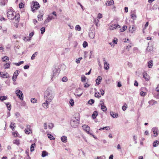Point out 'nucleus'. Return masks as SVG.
Segmentation results:
<instances>
[{
  "label": "nucleus",
  "instance_id": "obj_42",
  "mask_svg": "<svg viewBox=\"0 0 159 159\" xmlns=\"http://www.w3.org/2000/svg\"><path fill=\"white\" fill-rule=\"evenodd\" d=\"M108 127H109L108 126L104 127L102 128H101L100 129H99V130H102L104 129H105L106 130H108V129H108Z\"/></svg>",
  "mask_w": 159,
  "mask_h": 159
},
{
  "label": "nucleus",
  "instance_id": "obj_62",
  "mask_svg": "<svg viewBox=\"0 0 159 159\" xmlns=\"http://www.w3.org/2000/svg\"><path fill=\"white\" fill-rule=\"evenodd\" d=\"M17 77L13 76L12 77V79L13 81L15 82L16 80Z\"/></svg>",
  "mask_w": 159,
  "mask_h": 159
},
{
  "label": "nucleus",
  "instance_id": "obj_6",
  "mask_svg": "<svg viewBox=\"0 0 159 159\" xmlns=\"http://www.w3.org/2000/svg\"><path fill=\"white\" fill-rule=\"evenodd\" d=\"M16 96L21 100H23V94L22 92L20 90H17L16 91Z\"/></svg>",
  "mask_w": 159,
  "mask_h": 159
},
{
  "label": "nucleus",
  "instance_id": "obj_15",
  "mask_svg": "<svg viewBox=\"0 0 159 159\" xmlns=\"http://www.w3.org/2000/svg\"><path fill=\"white\" fill-rule=\"evenodd\" d=\"M89 36L91 39H93L94 38L95 34L94 32H92L91 30H90L89 32Z\"/></svg>",
  "mask_w": 159,
  "mask_h": 159
},
{
  "label": "nucleus",
  "instance_id": "obj_17",
  "mask_svg": "<svg viewBox=\"0 0 159 159\" xmlns=\"http://www.w3.org/2000/svg\"><path fill=\"white\" fill-rule=\"evenodd\" d=\"M102 80V77L100 76H98L96 80V84L98 85L99 84H100V82H101Z\"/></svg>",
  "mask_w": 159,
  "mask_h": 159
},
{
  "label": "nucleus",
  "instance_id": "obj_1",
  "mask_svg": "<svg viewBox=\"0 0 159 159\" xmlns=\"http://www.w3.org/2000/svg\"><path fill=\"white\" fill-rule=\"evenodd\" d=\"M7 16L9 19L12 20L15 19V20L17 21H18L20 18L19 15L16 14V13L11 8L7 10Z\"/></svg>",
  "mask_w": 159,
  "mask_h": 159
},
{
  "label": "nucleus",
  "instance_id": "obj_54",
  "mask_svg": "<svg viewBox=\"0 0 159 159\" xmlns=\"http://www.w3.org/2000/svg\"><path fill=\"white\" fill-rule=\"evenodd\" d=\"M31 102L32 103H35L37 102V100L35 99L34 98H32L31 99Z\"/></svg>",
  "mask_w": 159,
  "mask_h": 159
},
{
  "label": "nucleus",
  "instance_id": "obj_37",
  "mask_svg": "<svg viewBox=\"0 0 159 159\" xmlns=\"http://www.w3.org/2000/svg\"><path fill=\"white\" fill-rule=\"evenodd\" d=\"M4 68L5 69H8L10 67V64L9 63H7L6 64H5L4 65Z\"/></svg>",
  "mask_w": 159,
  "mask_h": 159
},
{
  "label": "nucleus",
  "instance_id": "obj_48",
  "mask_svg": "<svg viewBox=\"0 0 159 159\" xmlns=\"http://www.w3.org/2000/svg\"><path fill=\"white\" fill-rule=\"evenodd\" d=\"M126 28H127V26H125V25H124L123 28H122V29H120V31L121 32H123L124 31H125V30H126Z\"/></svg>",
  "mask_w": 159,
  "mask_h": 159
},
{
  "label": "nucleus",
  "instance_id": "obj_28",
  "mask_svg": "<svg viewBox=\"0 0 159 159\" xmlns=\"http://www.w3.org/2000/svg\"><path fill=\"white\" fill-rule=\"evenodd\" d=\"M35 143H32L30 146V151L32 152L34 151V148L35 146Z\"/></svg>",
  "mask_w": 159,
  "mask_h": 159
},
{
  "label": "nucleus",
  "instance_id": "obj_64",
  "mask_svg": "<svg viewBox=\"0 0 159 159\" xmlns=\"http://www.w3.org/2000/svg\"><path fill=\"white\" fill-rule=\"evenodd\" d=\"M34 33L33 32H32L29 34V38H31L34 35Z\"/></svg>",
  "mask_w": 159,
  "mask_h": 159
},
{
  "label": "nucleus",
  "instance_id": "obj_29",
  "mask_svg": "<svg viewBox=\"0 0 159 159\" xmlns=\"http://www.w3.org/2000/svg\"><path fill=\"white\" fill-rule=\"evenodd\" d=\"M99 22V20L96 18L94 19V22L96 26H98L99 25H98V23Z\"/></svg>",
  "mask_w": 159,
  "mask_h": 159
},
{
  "label": "nucleus",
  "instance_id": "obj_51",
  "mask_svg": "<svg viewBox=\"0 0 159 159\" xmlns=\"http://www.w3.org/2000/svg\"><path fill=\"white\" fill-rule=\"evenodd\" d=\"M83 47L85 48L88 46V43L86 41H84L83 44Z\"/></svg>",
  "mask_w": 159,
  "mask_h": 159
},
{
  "label": "nucleus",
  "instance_id": "obj_58",
  "mask_svg": "<svg viewBox=\"0 0 159 159\" xmlns=\"http://www.w3.org/2000/svg\"><path fill=\"white\" fill-rule=\"evenodd\" d=\"M19 141L18 140H16L14 142V143L15 144H16L17 145H18L19 144Z\"/></svg>",
  "mask_w": 159,
  "mask_h": 159
},
{
  "label": "nucleus",
  "instance_id": "obj_46",
  "mask_svg": "<svg viewBox=\"0 0 159 159\" xmlns=\"http://www.w3.org/2000/svg\"><path fill=\"white\" fill-rule=\"evenodd\" d=\"M131 16L133 20H135L136 18V16L134 14H131Z\"/></svg>",
  "mask_w": 159,
  "mask_h": 159
},
{
  "label": "nucleus",
  "instance_id": "obj_2",
  "mask_svg": "<svg viewBox=\"0 0 159 159\" xmlns=\"http://www.w3.org/2000/svg\"><path fill=\"white\" fill-rule=\"evenodd\" d=\"M44 98L45 100L51 102L54 97V94L52 91L49 88H48L45 91L44 93Z\"/></svg>",
  "mask_w": 159,
  "mask_h": 159
},
{
  "label": "nucleus",
  "instance_id": "obj_61",
  "mask_svg": "<svg viewBox=\"0 0 159 159\" xmlns=\"http://www.w3.org/2000/svg\"><path fill=\"white\" fill-rule=\"evenodd\" d=\"M102 17V14H100V13H99L98 14V18L99 19H100Z\"/></svg>",
  "mask_w": 159,
  "mask_h": 159
},
{
  "label": "nucleus",
  "instance_id": "obj_20",
  "mask_svg": "<svg viewBox=\"0 0 159 159\" xmlns=\"http://www.w3.org/2000/svg\"><path fill=\"white\" fill-rule=\"evenodd\" d=\"M98 114V113L97 111H94L92 116V118L93 119H95Z\"/></svg>",
  "mask_w": 159,
  "mask_h": 159
},
{
  "label": "nucleus",
  "instance_id": "obj_10",
  "mask_svg": "<svg viewBox=\"0 0 159 159\" xmlns=\"http://www.w3.org/2000/svg\"><path fill=\"white\" fill-rule=\"evenodd\" d=\"M103 61L104 62V68L106 70H107L109 68V64L106 61L105 58L103 59Z\"/></svg>",
  "mask_w": 159,
  "mask_h": 159
},
{
  "label": "nucleus",
  "instance_id": "obj_52",
  "mask_svg": "<svg viewBox=\"0 0 159 159\" xmlns=\"http://www.w3.org/2000/svg\"><path fill=\"white\" fill-rule=\"evenodd\" d=\"M54 126V125L53 123H50L48 125V127L49 129H52Z\"/></svg>",
  "mask_w": 159,
  "mask_h": 159
},
{
  "label": "nucleus",
  "instance_id": "obj_45",
  "mask_svg": "<svg viewBox=\"0 0 159 159\" xmlns=\"http://www.w3.org/2000/svg\"><path fill=\"white\" fill-rule=\"evenodd\" d=\"M95 96L97 98H99L101 97L100 95V94L99 93V92L95 93Z\"/></svg>",
  "mask_w": 159,
  "mask_h": 159
},
{
  "label": "nucleus",
  "instance_id": "obj_57",
  "mask_svg": "<svg viewBox=\"0 0 159 159\" xmlns=\"http://www.w3.org/2000/svg\"><path fill=\"white\" fill-rule=\"evenodd\" d=\"M140 95L141 96H144L146 94V92H144L143 91H141L140 92Z\"/></svg>",
  "mask_w": 159,
  "mask_h": 159
},
{
  "label": "nucleus",
  "instance_id": "obj_21",
  "mask_svg": "<svg viewBox=\"0 0 159 159\" xmlns=\"http://www.w3.org/2000/svg\"><path fill=\"white\" fill-rule=\"evenodd\" d=\"M48 153L45 151H43L42 153V156L43 157H44L48 155Z\"/></svg>",
  "mask_w": 159,
  "mask_h": 159
},
{
  "label": "nucleus",
  "instance_id": "obj_60",
  "mask_svg": "<svg viewBox=\"0 0 159 159\" xmlns=\"http://www.w3.org/2000/svg\"><path fill=\"white\" fill-rule=\"evenodd\" d=\"M29 68V66L28 65H26L24 66V69H27Z\"/></svg>",
  "mask_w": 159,
  "mask_h": 159
},
{
  "label": "nucleus",
  "instance_id": "obj_26",
  "mask_svg": "<svg viewBox=\"0 0 159 159\" xmlns=\"http://www.w3.org/2000/svg\"><path fill=\"white\" fill-rule=\"evenodd\" d=\"M48 137L51 140H54L55 139V138L53 136L50 134H48Z\"/></svg>",
  "mask_w": 159,
  "mask_h": 159
},
{
  "label": "nucleus",
  "instance_id": "obj_36",
  "mask_svg": "<svg viewBox=\"0 0 159 159\" xmlns=\"http://www.w3.org/2000/svg\"><path fill=\"white\" fill-rule=\"evenodd\" d=\"M101 106V109L102 110V111H103L104 112L106 111L107 110V108L105 106L102 105V106Z\"/></svg>",
  "mask_w": 159,
  "mask_h": 159
},
{
  "label": "nucleus",
  "instance_id": "obj_12",
  "mask_svg": "<svg viewBox=\"0 0 159 159\" xmlns=\"http://www.w3.org/2000/svg\"><path fill=\"white\" fill-rule=\"evenodd\" d=\"M143 77L144 78L145 80L148 81L150 79L149 75L146 72H144L143 73Z\"/></svg>",
  "mask_w": 159,
  "mask_h": 159
},
{
  "label": "nucleus",
  "instance_id": "obj_35",
  "mask_svg": "<svg viewBox=\"0 0 159 159\" xmlns=\"http://www.w3.org/2000/svg\"><path fill=\"white\" fill-rule=\"evenodd\" d=\"M75 29L76 30L80 31L81 30V28L79 25H77L75 27Z\"/></svg>",
  "mask_w": 159,
  "mask_h": 159
},
{
  "label": "nucleus",
  "instance_id": "obj_38",
  "mask_svg": "<svg viewBox=\"0 0 159 159\" xmlns=\"http://www.w3.org/2000/svg\"><path fill=\"white\" fill-rule=\"evenodd\" d=\"M7 97L5 96H1L0 97V100L2 101H3L7 99Z\"/></svg>",
  "mask_w": 159,
  "mask_h": 159
},
{
  "label": "nucleus",
  "instance_id": "obj_59",
  "mask_svg": "<svg viewBox=\"0 0 159 159\" xmlns=\"http://www.w3.org/2000/svg\"><path fill=\"white\" fill-rule=\"evenodd\" d=\"M100 92L101 93V95L102 96H103L104 95V90L103 89H100Z\"/></svg>",
  "mask_w": 159,
  "mask_h": 159
},
{
  "label": "nucleus",
  "instance_id": "obj_27",
  "mask_svg": "<svg viewBox=\"0 0 159 159\" xmlns=\"http://www.w3.org/2000/svg\"><path fill=\"white\" fill-rule=\"evenodd\" d=\"M159 141L158 140H156L153 143V145L154 147H157L159 144Z\"/></svg>",
  "mask_w": 159,
  "mask_h": 159
},
{
  "label": "nucleus",
  "instance_id": "obj_8",
  "mask_svg": "<svg viewBox=\"0 0 159 159\" xmlns=\"http://www.w3.org/2000/svg\"><path fill=\"white\" fill-rule=\"evenodd\" d=\"M152 131L154 134V137H156L158 135L159 133V130L158 128L157 127H153L152 129Z\"/></svg>",
  "mask_w": 159,
  "mask_h": 159
},
{
  "label": "nucleus",
  "instance_id": "obj_33",
  "mask_svg": "<svg viewBox=\"0 0 159 159\" xmlns=\"http://www.w3.org/2000/svg\"><path fill=\"white\" fill-rule=\"evenodd\" d=\"M24 61H20L18 63H13V64L15 65L16 66H19L21 64H23L24 63Z\"/></svg>",
  "mask_w": 159,
  "mask_h": 159
},
{
  "label": "nucleus",
  "instance_id": "obj_32",
  "mask_svg": "<svg viewBox=\"0 0 159 159\" xmlns=\"http://www.w3.org/2000/svg\"><path fill=\"white\" fill-rule=\"evenodd\" d=\"M6 105L7 106V107L9 111H10L11 109V104H10L9 103H7L6 104Z\"/></svg>",
  "mask_w": 159,
  "mask_h": 159
},
{
  "label": "nucleus",
  "instance_id": "obj_11",
  "mask_svg": "<svg viewBox=\"0 0 159 159\" xmlns=\"http://www.w3.org/2000/svg\"><path fill=\"white\" fill-rule=\"evenodd\" d=\"M120 27V26L119 25H112L111 26H110V29L111 30H113L115 29L119 28Z\"/></svg>",
  "mask_w": 159,
  "mask_h": 159
},
{
  "label": "nucleus",
  "instance_id": "obj_31",
  "mask_svg": "<svg viewBox=\"0 0 159 159\" xmlns=\"http://www.w3.org/2000/svg\"><path fill=\"white\" fill-rule=\"evenodd\" d=\"M9 77V75H8L7 73H6L5 74H2V77L3 78H7Z\"/></svg>",
  "mask_w": 159,
  "mask_h": 159
},
{
  "label": "nucleus",
  "instance_id": "obj_23",
  "mask_svg": "<svg viewBox=\"0 0 159 159\" xmlns=\"http://www.w3.org/2000/svg\"><path fill=\"white\" fill-rule=\"evenodd\" d=\"M153 61L151 60L148 63V67L149 68H151L153 66Z\"/></svg>",
  "mask_w": 159,
  "mask_h": 159
},
{
  "label": "nucleus",
  "instance_id": "obj_41",
  "mask_svg": "<svg viewBox=\"0 0 159 159\" xmlns=\"http://www.w3.org/2000/svg\"><path fill=\"white\" fill-rule=\"evenodd\" d=\"M82 59V57H80L78 58V59H76L75 61L77 63H79L80 62V61Z\"/></svg>",
  "mask_w": 159,
  "mask_h": 159
},
{
  "label": "nucleus",
  "instance_id": "obj_25",
  "mask_svg": "<svg viewBox=\"0 0 159 159\" xmlns=\"http://www.w3.org/2000/svg\"><path fill=\"white\" fill-rule=\"evenodd\" d=\"M129 31L131 33H133L135 30V29L134 28V26H132V27H130L129 28Z\"/></svg>",
  "mask_w": 159,
  "mask_h": 159
},
{
  "label": "nucleus",
  "instance_id": "obj_22",
  "mask_svg": "<svg viewBox=\"0 0 159 159\" xmlns=\"http://www.w3.org/2000/svg\"><path fill=\"white\" fill-rule=\"evenodd\" d=\"M38 54V52H35L32 55L31 57V59L32 60H34L35 59V57H36Z\"/></svg>",
  "mask_w": 159,
  "mask_h": 159
},
{
  "label": "nucleus",
  "instance_id": "obj_30",
  "mask_svg": "<svg viewBox=\"0 0 159 159\" xmlns=\"http://www.w3.org/2000/svg\"><path fill=\"white\" fill-rule=\"evenodd\" d=\"M43 16V14H39L38 16V20L39 21H41L43 20L42 17Z\"/></svg>",
  "mask_w": 159,
  "mask_h": 159
},
{
  "label": "nucleus",
  "instance_id": "obj_3",
  "mask_svg": "<svg viewBox=\"0 0 159 159\" xmlns=\"http://www.w3.org/2000/svg\"><path fill=\"white\" fill-rule=\"evenodd\" d=\"M60 71V69L58 67H55L53 68L51 78V80L52 81L55 78L58 76Z\"/></svg>",
  "mask_w": 159,
  "mask_h": 159
},
{
  "label": "nucleus",
  "instance_id": "obj_53",
  "mask_svg": "<svg viewBox=\"0 0 159 159\" xmlns=\"http://www.w3.org/2000/svg\"><path fill=\"white\" fill-rule=\"evenodd\" d=\"M132 46V44L131 43H129V44L127 46L126 49H128V50H129V48L131 47Z\"/></svg>",
  "mask_w": 159,
  "mask_h": 159
},
{
  "label": "nucleus",
  "instance_id": "obj_56",
  "mask_svg": "<svg viewBox=\"0 0 159 159\" xmlns=\"http://www.w3.org/2000/svg\"><path fill=\"white\" fill-rule=\"evenodd\" d=\"M13 135L15 137H17L18 136V133L16 131L13 132Z\"/></svg>",
  "mask_w": 159,
  "mask_h": 159
},
{
  "label": "nucleus",
  "instance_id": "obj_50",
  "mask_svg": "<svg viewBox=\"0 0 159 159\" xmlns=\"http://www.w3.org/2000/svg\"><path fill=\"white\" fill-rule=\"evenodd\" d=\"M106 157L104 156H102L100 157H98L96 159H105Z\"/></svg>",
  "mask_w": 159,
  "mask_h": 159
},
{
  "label": "nucleus",
  "instance_id": "obj_18",
  "mask_svg": "<svg viewBox=\"0 0 159 159\" xmlns=\"http://www.w3.org/2000/svg\"><path fill=\"white\" fill-rule=\"evenodd\" d=\"M61 141L64 143H66L67 141V138L65 136H62L61 138Z\"/></svg>",
  "mask_w": 159,
  "mask_h": 159
},
{
  "label": "nucleus",
  "instance_id": "obj_49",
  "mask_svg": "<svg viewBox=\"0 0 159 159\" xmlns=\"http://www.w3.org/2000/svg\"><path fill=\"white\" fill-rule=\"evenodd\" d=\"M71 106H73L74 104V101L72 99H70L69 102Z\"/></svg>",
  "mask_w": 159,
  "mask_h": 159
},
{
  "label": "nucleus",
  "instance_id": "obj_34",
  "mask_svg": "<svg viewBox=\"0 0 159 159\" xmlns=\"http://www.w3.org/2000/svg\"><path fill=\"white\" fill-rule=\"evenodd\" d=\"M19 72H20V71L19 70H16L14 72L13 74V76H16V77H17V76L18 75L19 73Z\"/></svg>",
  "mask_w": 159,
  "mask_h": 159
},
{
  "label": "nucleus",
  "instance_id": "obj_40",
  "mask_svg": "<svg viewBox=\"0 0 159 159\" xmlns=\"http://www.w3.org/2000/svg\"><path fill=\"white\" fill-rule=\"evenodd\" d=\"M86 78L83 75H82L81 77V81L82 82L85 81Z\"/></svg>",
  "mask_w": 159,
  "mask_h": 159
},
{
  "label": "nucleus",
  "instance_id": "obj_13",
  "mask_svg": "<svg viewBox=\"0 0 159 159\" xmlns=\"http://www.w3.org/2000/svg\"><path fill=\"white\" fill-rule=\"evenodd\" d=\"M82 128L85 130L87 133H89V131L90 129V128L88 125H84L82 126Z\"/></svg>",
  "mask_w": 159,
  "mask_h": 159
},
{
  "label": "nucleus",
  "instance_id": "obj_9",
  "mask_svg": "<svg viewBox=\"0 0 159 159\" xmlns=\"http://www.w3.org/2000/svg\"><path fill=\"white\" fill-rule=\"evenodd\" d=\"M152 42H149L148 43V46L146 49V51L148 52H150L152 51L153 48V46L152 45Z\"/></svg>",
  "mask_w": 159,
  "mask_h": 159
},
{
  "label": "nucleus",
  "instance_id": "obj_43",
  "mask_svg": "<svg viewBox=\"0 0 159 159\" xmlns=\"http://www.w3.org/2000/svg\"><path fill=\"white\" fill-rule=\"evenodd\" d=\"M127 108V105L126 104H125V105L122 107V109L123 110L125 111L126 109Z\"/></svg>",
  "mask_w": 159,
  "mask_h": 159
},
{
  "label": "nucleus",
  "instance_id": "obj_14",
  "mask_svg": "<svg viewBox=\"0 0 159 159\" xmlns=\"http://www.w3.org/2000/svg\"><path fill=\"white\" fill-rule=\"evenodd\" d=\"M45 102L43 103L42 104L43 107L46 109L48 107V104L51 102L50 101H48V100H45Z\"/></svg>",
  "mask_w": 159,
  "mask_h": 159
},
{
  "label": "nucleus",
  "instance_id": "obj_55",
  "mask_svg": "<svg viewBox=\"0 0 159 159\" xmlns=\"http://www.w3.org/2000/svg\"><path fill=\"white\" fill-rule=\"evenodd\" d=\"M30 129H25V133L27 134H29L30 133Z\"/></svg>",
  "mask_w": 159,
  "mask_h": 159
},
{
  "label": "nucleus",
  "instance_id": "obj_24",
  "mask_svg": "<svg viewBox=\"0 0 159 159\" xmlns=\"http://www.w3.org/2000/svg\"><path fill=\"white\" fill-rule=\"evenodd\" d=\"M15 123L11 122V124L10 125V127L11 129L12 130H14Z\"/></svg>",
  "mask_w": 159,
  "mask_h": 159
},
{
  "label": "nucleus",
  "instance_id": "obj_44",
  "mask_svg": "<svg viewBox=\"0 0 159 159\" xmlns=\"http://www.w3.org/2000/svg\"><path fill=\"white\" fill-rule=\"evenodd\" d=\"M40 30L41 31V34H43L45 31V28L43 27L41 28L40 29Z\"/></svg>",
  "mask_w": 159,
  "mask_h": 159
},
{
  "label": "nucleus",
  "instance_id": "obj_19",
  "mask_svg": "<svg viewBox=\"0 0 159 159\" xmlns=\"http://www.w3.org/2000/svg\"><path fill=\"white\" fill-rule=\"evenodd\" d=\"M110 114L113 118H117L118 117V115L117 114L113 112L112 111H111L110 112Z\"/></svg>",
  "mask_w": 159,
  "mask_h": 159
},
{
  "label": "nucleus",
  "instance_id": "obj_7",
  "mask_svg": "<svg viewBox=\"0 0 159 159\" xmlns=\"http://www.w3.org/2000/svg\"><path fill=\"white\" fill-rule=\"evenodd\" d=\"M54 19L53 16L51 15H49L48 16V17L47 19L44 21V24H46L49 22L50 21Z\"/></svg>",
  "mask_w": 159,
  "mask_h": 159
},
{
  "label": "nucleus",
  "instance_id": "obj_5",
  "mask_svg": "<svg viewBox=\"0 0 159 159\" xmlns=\"http://www.w3.org/2000/svg\"><path fill=\"white\" fill-rule=\"evenodd\" d=\"M32 3L33 4V6L31 7L32 11L34 12L35 10L38 9L39 7V3L37 2L33 1Z\"/></svg>",
  "mask_w": 159,
  "mask_h": 159
},
{
  "label": "nucleus",
  "instance_id": "obj_39",
  "mask_svg": "<svg viewBox=\"0 0 159 159\" xmlns=\"http://www.w3.org/2000/svg\"><path fill=\"white\" fill-rule=\"evenodd\" d=\"M94 102V100L93 99H91L88 102V103L89 104L91 105L93 104Z\"/></svg>",
  "mask_w": 159,
  "mask_h": 159
},
{
  "label": "nucleus",
  "instance_id": "obj_4",
  "mask_svg": "<svg viewBox=\"0 0 159 159\" xmlns=\"http://www.w3.org/2000/svg\"><path fill=\"white\" fill-rule=\"evenodd\" d=\"M80 118L79 117H78L77 119L75 117H74L72 119L70 122V124L71 126L74 128L76 127L79 124V120Z\"/></svg>",
  "mask_w": 159,
  "mask_h": 159
},
{
  "label": "nucleus",
  "instance_id": "obj_47",
  "mask_svg": "<svg viewBox=\"0 0 159 159\" xmlns=\"http://www.w3.org/2000/svg\"><path fill=\"white\" fill-rule=\"evenodd\" d=\"M62 80L63 82H66L68 80V79L66 76H64L62 78Z\"/></svg>",
  "mask_w": 159,
  "mask_h": 159
},
{
  "label": "nucleus",
  "instance_id": "obj_63",
  "mask_svg": "<svg viewBox=\"0 0 159 159\" xmlns=\"http://www.w3.org/2000/svg\"><path fill=\"white\" fill-rule=\"evenodd\" d=\"M6 20V19L3 17H0V20L1 21H2L3 20L5 21Z\"/></svg>",
  "mask_w": 159,
  "mask_h": 159
},
{
  "label": "nucleus",
  "instance_id": "obj_16",
  "mask_svg": "<svg viewBox=\"0 0 159 159\" xmlns=\"http://www.w3.org/2000/svg\"><path fill=\"white\" fill-rule=\"evenodd\" d=\"M114 2L113 0H111L109 2H107L105 3V5L107 6H109L111 5L112 4H114Z\"/></svg>",
  "mask_w": 159,
  "mask_h": 159
}]
</instances>
